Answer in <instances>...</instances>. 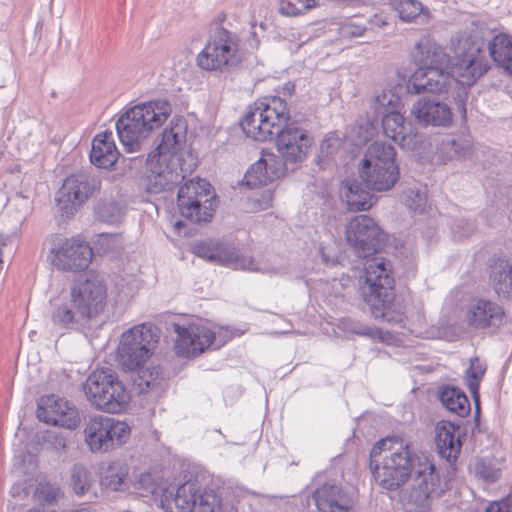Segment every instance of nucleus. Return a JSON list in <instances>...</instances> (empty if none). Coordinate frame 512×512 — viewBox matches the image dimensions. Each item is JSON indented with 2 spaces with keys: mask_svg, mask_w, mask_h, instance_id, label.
<instances>
[{
  "mask_svg": "<svg viewBox=\"0 0 512 512\" xmlns=\"http://www.w3.org/2000/svg\"><path fill=\"white\" fill-rule=\"evenodd\" d=\"M240 125L243 132L256 141L275 139L278 153L288 163H301L308 155L314 139L292 120L287 102L281 96H268L249 106Z\"/></svg>",
  "mask_w": 512,
  "mask_h": 512,
  "instance_id": "obj_1",
  "label": "nucleus"
},
{
  "mask_svg": "<svg viewBox=\"0 0 512 512\" xmlns=\"http://www.w3.org/2000/svg\"><path fill=\"white\" fill-rule=\"evenodd\" d=\"M420 457L411 444L398 436L378 440L370 450L369 469L384 490L397 491L410 479Z\"/></svg>",
  "mask_w": 512,
  "mask_h": 512,
  "instance_id": "obj_2",
  "label": "nucleus"
},
{
  "mask_svg": "<svg viewBox=\"0 0 512 512\" xmlns=\"http://www.w3.org/2000/svg\"><path fill=\"white\" fill-rule=\"evenodd\" d=\"M363 278L360 292L372 316L404 327L406 315L392 308L395 300V279L391 261L386 258L369 260Z\"/></svg>",
  "mask_w": 512,
  "mask_h": 512,
  "instance_id": "obj_3",
  "label": "nucleus"
},
{
  "mask_svg": "<svg viewBox=\"0 0 512 512\" xmlns=\"http://www.w3.org/2000/svg\"><path fill=\"white\" fill-rule=\"evenodd\" d=\"M171 112V104L165 99L151 100L129 108L116 121L121 143L128 151H134L141 140L167 120Z\"/></svg>",
  "mask_w": 512,
  "mask_h": 512,
  "instance_id": "obj_4",
  "label": "nucleus"
},
{
  "mask_svg": "<svg viewBox=\"0 0 512 512\" xmlns=\"http://www.w3.org/2000/svg\"><path fill=\"white\" fill-rule=\"evenodd\" d=\"M243 60L238 35L223 26L209 31L207 43L196 57L202 70L222 74L238 71Z\"/></svg>",
  "mask_w": 512,
  "mask_h": 512,
  "instance_id": "obj_5",
  "label": "nucleus"
},
{
  "mask_svg": "<svg viewBox=\"0 0 512 512\" xmlns=\"http://www.w3.org/2000/svg\"><path fill=\"white\" fill-rule=\"evenodd\" d=\"M452 51V68L458 85H474L491 68L484 41L471 34L452 40Z\"/></svg>",
  "mask_w": 512,
  "mask_h": 512,
  "instance_id": "obj_6",
  "label": "nucleus"
},
{
  "mask_svg": "<svg viewBox=\"0 0 512 512\" xmlns=\"http://www.w3.org/2000/svg\"><path fill=\"white\" fill-rule=\"evenodd\" d=\"M83 390L93 406L107 413L121 412L130 398L117 372L108 367L94 370L83 384Z\"/></svg>",
  "mask_w": 512,
  "mask_h": 512,
  "instance_id": "obj_7",
  "label": "nucleus"
},
{
  "mask_svg": "<svg viewBox=\"0 0 512 512\" xmlns=\"http://www.w3.org/2000/svg\"><path fill=\"white\" fill-rule=\"evenodd\" d=\"M415 478L407 500L408 512H430L432 500L442 496L449 489V481L454 476L442 480L435 465L427 458L417 463Z\"/></svg>",
  "mask_w": 512,
  "mask_h": 512,
  "instance_id": "obj_8",
  "label": "nucleus"
},
{
  "mask_svg": "<svg viewBox=\"0 0 512 512\" xmlns=\"http://www.w3.org/2000/svg\"><path fill=\"white\" fill-rule=\"evenodd\" d=\"M210 193L211 184L204 179L189 180L180 186L177 194L180 215L193 224L210 222L217 208L216 196Z\"/></svg>",
  "mask_w": 512,
  "mask_h": 512,
  "instance_id": "obj_9",
  "label": "nucleus"
},
{
  "mask_svg": "<svg viewBox=\"0 0 512 512\" xmlns=\"http://www.w3.org/2000/svg\"><path fill=\"white\" fill-rule=\"evenodd\" d=\"M157 342L158 336L151 326L132 327L121 335L117 348L118 364L126 371L141 368L152 356Z\"/></svg>",
  "mask_w": 512,
  "mask_h": 512,
  "instance_id": "obj_10",
  "label": "nucleus"
},
{
  "mask_svg": "<svg viewBox=\"0 0 512 512\" xmlns=\"http://www.w3.org/2000/svg\"><path fill=\"white\" fill-rule=\"evenodd\" d=\"M346 239L357 255L366 258L368 262L373 258H382L376 255L386 246L388 234L373 218L361 214L352 218L347 224Z\"/></svg>",
  "mask_w": 512,
  "mask_h": 512,
  "instance_id": "obj_11",
  "label": "nucleus"
},
{
  "mask_svg": "<svg viewBox=\"0 0 512 512\" xmlns=\"http://www.w3.org/2000/svg\"><path fill=\"white\" fill-rule=\"evenodd\" d=\"M399 99L388 92L378 94L371 103L373 115L369 116L372 126L381 123L386 137L392 139L401 147H409L411 127L405 122L404 116L396 109Z\"/></svg>",
  "mask_w": 512,
  "mask_h": 512,
  "instance_id": "obj_12",
  "label": "nucleus"
},
{
  "mask_svg": "<svg viewBox=\"0 0 512 512\" xmlns=\"http://www.w3.org/2000/svg\"><path fill=\"white\" fill-rule=\"evenodd\" d=\"M101 181L85 172L68 176L56 192L55 201L57 214L62 221L74 217L82 205L100 189Z\"/></svg>",
  "mask_w": 512,
  "mask_h": 512,
  "instance_id": "obj_13",
  "label": "nucleus"
},
{
  "mask_svg": "<svg viewBox=\"0 0 512 512\" xmlns=\"http://www.w3.org/2000/svg\"><path fill=\"white\" fill-rule=\"evenodd\" d=\"M198 492L197 481H187L175 492L167 489L161 496V507L165 512H214L217 494L213 490Z\"/></svg>",
  "mask_w": 512,
  "mask_h": 512,
  "instance_id": "obj_14",
  "label": "nucleus"
},
{
  "mask_svg": "<svg viewBox=\"0 0 512 512\" xmlns=\"http://www.w3.org/2000/svg\"><path fill=\"white\" fill-rule=\"evenodd\" d=\"M84 435L92 452H108L127 442L130 428L115 418L95 416L86 422Z\"/></svg>",
  "mask_w": 512,
  "mask_h": 512,
  "instance_id": "obj_15",
  "label": "nucleus"
},
{
  "mask_svg": "<svg viewBox=\"0 0 512 512\" xmlns=\"http://www.w3.org/2000/svg\"><path fill=\"white\" fill-rule=\"evenodd\" d=\"M181 158H167V155H148V171L143 178V185L149 194H158L172 190L185 178L181 167Z\"/></svg>",
  "mask_w": 512,
  "mask_h": 512,
  "instance_id": "obj_16",
  "label": "nucleus"
},
{
  "mask_svg": "<svg viewBox=\"0 0 512 512\" xmlns=\"http://www.w3.org/2000/svg\"><path fill=\"white\" fill-rule=\"evenodd\" d=\"M50 254L51 263L56 269L69 272L86 270L93 257L90 245L74 237H56Z\"/></svg>",
  "mask_w": 512,
  "mask_h": 512,
  "instance_id": "obj_17",
  "label": "nucleus"
},
{
  "mask_svg": "<svg viewBox=\"0 0 512 512\" xmlns=\"http://www.w3.org/2000/svg\"><path fill=\"white\" fill-rule=\"evenodd\" d=\"M192 253L209 262L218 263L234 269L256 270L252 257L240 255L235 247L219 240H200L193 245Z\"/></svg>",
  "mask_w": 512,
  "mask_h": 512,
  "instance_id": "obj_18",
  "label": "nucleus"
},
{
  "mask_svg": "<svg viewBox=\"0 0 512 512\" xmlns=\"http://www.w3.org/2000/svg\"><path fill=\"white\" fill-rule=\"evenodd\" d=\"M70 296L93 319L98 316L106 306L107 288L98 275H90L84 280L73 283Z\"/></svg>",
  "mask_w": 512,
  "mask_h": 512,
  "instance_id": "obj_19",
  "label": "nucleus"
},
{
  "mask_svg": "<svg viewBox=\"0 0 512 512\" xmlns=\"http://www.w3.org/2000/svg\"><path fill=\"white\" fill-rule=\"evenodd\" d=\"M173 331L177 334L175 351L178 356L197 357L202 354L215 340V333L204 325L189 324L182 326L171 322Z\"/></svg>",
  "mask_w": 512,
  "mask_h": 512,
  "instance_id": "obj_20",
  "label": "nucleus"
},
{
  "mask_svg": "<svg viewBox=\"0 0 512 512\" xmlns=\"http://www.w3.org/2000/svg\"><path fill=\"white\" fill-rule=\"evenodd\" d=\"M36 412L40 421L70 430L78 427L81 421L75 406L53 394L40 398Z\"/></svg>",
  "mask_w": 512,
  "mask_h": 512,
  "instance_id": "obj_21",
  "label": "nucleus"
},
{
  "mask_svg": "<svg viewBox=\"0 0 512 512\" xmlns=\"http://www.w3.org/2000/svg\"><path fill=\"white\" fill-rule=\"evenodd\" d=\"M459 429V423L446 420L437 422L435 427L436 448L439 456L447 463L449 477L455 476L457 460L462 448V440L458 433Z\"/></svg>",
  "mask_w": 512,
  "mask_h": 512,
  "instance_id": "obj_22",
  "label": "nucleus"
},
{
  "mask_svg": "<svg viewBox=\"0 0 512 512\" xmlns=\"http://www.w3.org/2000/svg\"><path fill=\"white\" fill-rule=\"evenodd\" d=\"M447 68L448 65L417 67L409 78L407 91L411 94L424 92L435 94L447 91L452 80Z\"/></svg>",
  "mask_w": 512,
  "mask_h": 512,
  "instance_id": "obj_23",
  "label": "nucleus"
},
{
  "mask_svg": "<svg viewBox=\"0 0 512 512\" xmlns=\"http://www.w3.org/2000/svg\"><path fill=\"white\" fill-rule=\"evenodd\" d=\"M312 498L319 512H353V493L334 481L321 484Z\"/></svg>",
  "mask_w": 512,
  "mask_h": 512,
  "instance_id": "obj_24",
  "label": "nucleus"
},
{
  "mask_svg": "<svg viewBox=\"0 0 512 512\" xmlns=\"http://www.w3.org/2000/svg\"><path fill=\"white\" fill-rule=\"evenodd\" d=\"M411 114L422 127H448L452 123V111L448 104L435 96L419 98L412 106Z\"/></svg>",
  "mask_w": 512,
  "mask_h": 512,
  "instance_id": "obj_25",
  "label": "nucleus"
},
{
  "mask_svg": "<svg viewBox=\"0 0 512 512\" xmlns=\"http://www.w3.org/2000/svg\"><path fill=\"white\" fill-rule=\"evenodd\" d=\"M504 308L496 302L479 299L469 309L467 322L474 329H497L505 323Z\"/></svg>",
  "mask_w": 512,
  "mask_h": 512,
  "instance_id": "obj_26",
  "label": "nucleus"
},
{
  "mask_svg": "<svg viewBox=\"0 0 512 512\" xmlns=\"http://www.w3.org/2000/svg\"><path fill=\"white\" fill-rule=\"evenodd\" d=\"M90 320L71 296L69 299L55 304L51 311L52 323L64 330L80 331L88 326Z\"/></svg>",
  "mask_w": 512,
  "mask_h": 512,
  "instance_id": "obj_27",
  "label": "nucleus"
},
{
  "mask_svg": "<svg viewBox=\"0 0 512 512\" xmlns=\"http://www.w3.org/2000/svg\"><path fill=\"white\" fill-rule=\"evenodd\" d=\"M488 282L494 293L504 300H512V263L506 257L494 256L487 264Z\"/></svg>",
  "mask_w": 512,
  "mask_h": 512,
  "instance_id": "obj_28",
  "label": "nucleus"
},
{
  "mask_svg": "<svg viewBox=\"0 0 512 512\" xmlns=\"http://www.w3.org/2000/svg\"><path fill=\"white\" fill-rule=\"evenodd\" d=\"M485 48L501 73L512 78V35L500 32L488 41Z\"/></svg>",
  "mask_w": 512,
  "mask_h": 512,
  "instance_id": "obj_29",
  "label": "nucleus"
},
{
  "mask_svg": "<svg viewBox=\"0 0 512 512\" xmlns=\"http://www.w3.org/2000/svg\"><path fill=\"white\" fill-rule=\"evenodd\" d=\"M117 150L111 131H104L94 136L89 154L90 162L99 168L109 169L118 160Z\"/></svg>",
  "mask_w": 512,
  "mask_h": 512,
  "instance_id": "obj_30",
  "label": "nucleus"
},
{
  "mask_svg": "<svg viewBox=\"0 0 512 512\" xmlns=\"http://www.w3.org/2000/svg\"><path fill=\"white\" fill-rule=\"evenodd\" d=\"M359 175L366 188L378 192L388 191L399 179V168L361 166Z\"/></svg>",
  "mask_w": 512,
  "mask_h": 512,
  "instance_id": "obj_31",
  "label": "nucleus"
},
{
  "mask_svg": "<svg viewBox=\"0 0 512 512\" xmlns=\"http://www.w3.org/2000/svg\"><path fill=\"white\" fill-rule=\"evenodd\" d=\"M417 67L448 65L450 57L445 49L431 37H422L415 46L413 54Z\"/></svg>",
  "mask_w": 512,
  "mask_h": 512,
  "instance_id": "obj_32",
  "label": "nucleus"
},
{
  "mask_svg": "<svg viewBox=\"0 0 512 512\" xmlns=\"http://www.w3.org/2000/svg\"><path fill=\"white\" fill-rule=\"evenodd\" d=\"M388 4L402 22L427 24L431 19L430 10L419 0H389Z\"/></svg>",
  "mask_w": 512,
  "mask_h": 512,
  "instance_id": "obj_33",
  "label": "nucleus"
},
{
  "mask_svg": "<svg viewBox=\"0 0 512 512\" xmlns=\"http://www.w3.org/2000/svg\"><path fill=\"white\" fill-rule=\"evenodd\" d=\"M437 397L449 412L462 418L470 414L471 406L469 399L461 388L443 385L438 388Z\"/></svg>",
  "mask_w": 512,
  "mask_h": 512,
  "instance_id": "obj_34",
  "label": "nucleus"
},
{
  "mask_svg": "<svg viewBox=\"0 0 512 512\" xmlns=\"http://www.w3.org/2000/svg\"><path fill=\"white\" fill-rule=\"evenodd\" d=\"M396 155L391 144L375 141L367 147L361 166L399 168Z\"/></svg>",
  "mask_w": 512,
  "mask_h": 512,
  "instance_id": "obj_35",
  "label": "nucleus"
},
{
  "mask_svg": "<svg viewBox=\"0 0 512 512\" xmlns=\"http://www.w3.org/2000/svg\"><path fill=\"white\" fill-rule=\"evenodd\" d=\"M128 466L122 461H114L102 468L100 484L105 489L124 491L128 488Z\"/></svg>",
  "mask_w": 512,
  "mask_h": 512,
  "instance_id": "obj_36",
  "label": "nucleus"
},
{
  "mask_svg": "<svg viewBox=\"0 0 512 512\" xmlns=\"http://www.w3.org/2000/svg\"><path fill=\"white\" fill-rule=\"evenodd\" d=\"M185 137V127L176 124L175 126H171L170 128H165L162 133V138L157 147L152 151L149 155H167V158L170 159L169 156H175L176 158H181L178 154L179 150H181V143Z\"/></svg>",
  "mask_w": 512,
  "mask_h": 512,
  "instance_id": "obj_37",
  "label": "nucleus"
},
{
  "mask_svg": "<svg viewBox=\"0 0 512 512\" xmlns=\"http://www.w3.org/2000/svg\"><path fill=\"white\" fill-rule=\"evenodd\" d=\"M133 372H136V377L133 378V385L138 390V393H147L158 388L163 379V371L158 366L152 369L142 366Z\"/></svg>",
  "mask_w": 512,
  "mask_h": 512,
  "instance_id": "obj_38",
  "label": "nucleus"
},
{
  "mask_svg": "<svg viewBox=\"0 0 512 512\" xmlns=\"http://www.w3.org/2000/svg\"><path fill=\"white\" fill-rule=\"evenodd\" d=\"M472 471L478 480L488 485L497 482L502 474L496 459L492 457L476 458Z\"/></svg>",
  "mask_w": 512,
  "mask_h": 512,
  "instance_id": "obj_39",
  "label": "nucleus"
},
{
  "mask_svg": "<svg viewBox=\"0 0 512 512\" xmlns=\"http://www.w3.org/2000/svg\"><path fill=\"white\" fill-rule=\"evenodd\" d=\"M366 189L362 183L355 178H345L340 184V198L350 212H361L366 202L354 201L355 194L362 193Z\"/></svg>",
  "mask_w": 512,
  "mask_h": 512,
  "instance_id": "obj_40",
  "label": "nucleus"
},
{
  "mask_svg": "<svg viewBox=\"0 0 512 512\" xmlns=\"http://www.w3.org/2000/svg\"><path fill=\"white\" fill-rule=\"evenodd\" d=\"M442 152L449 160H464L471 154V145L465 139L447 137L442 141Z\"/></svg>",
  "mask_w": 512,
  "mask_h": 512,
  "instance_id": "obj_41",
  "label": "nucleus"
},
{
  "mask_svg": "<svg viewBox=\"0 0 512 512\" xmlns=\"http://www.w3.org/2000/svg\"><path fill=\"white\" fill-rule=\"evenodd\" d=\"M243 181L249 188H257L266 186L274 180L268 173V170L265 166V161H262L260 158L247 170Z\"/></svg>",
  "mask_w": 512,
  "mask_h": 512,
  "instance_id": "obj_42",
  "label": "nucleus"
},
{
  "mask_svg": "<svg viewBox=\"0 0 512 512\" xmlns=\"http://www.w3.org/2000/svg\"><path fill=\"white\" fill-rule=\"evenodd\" d=\"M95 218L101 222L115 224L120 222L122 210L119 204L113 200H99L94 208Z\"/></svg>",
  "mask_w": 512,
  "mask_h": 512,
  "instance_id": "obj_43",
  "label": "nucleus"
},
{
  "mask_svg": "<svg viewBox=\"0 0 512 512\" xmlns=\"http://www.w3.org/2000/svg\"><path fill=\"white\" fill-rule=\"evenodd\" d=\"M71 487L75 494L82 496L91 487L90 472L82 465L75 464L71 473Z\"/></svg>",
  "mask_w": 512,
  "mask_h": 512,
  "instance_id": "obj_44",
  "label": "nucleus"
},
{
  "mask_svg": "<svg viewBox=\"0 0 512 512\" xmlns=\"http://www.w3.org/2000/svg\"><path fill=\"white\" fill-rule=\"evenodd\" d=\"M261 160L265 161V166L273 180L284 176L290 164L280 154L276 155L274 153L263 154Z\"/></svg>",
  "mask_w": 512,
  "mask_h": 512,
  "instance_id": "obj_45",
  "label": "nucleus"
},
{
  "mask_svg": "<svg viewBox=\"0 0 512 512\" xmlns=\"http://www.w3.org/2000/svg\"><path fill=\"white\" fill-rule=\"evenodd\" d=\"M470 362V367L466 370L467 387L471 394H476L485 374L486 366L480 363L477 357L472 358Z\"/></svg>",
  "mask_w": 512,
  "mask_h": 512,
  "instance_id": "obj_46",
  "label": "nucleus"
},
{
  "mask_svg": "<svg viewBox=\"0 0 512 512\" xmlns=\"http://www.w3.org/2000/svg\"><path fill=\"white\" fill-rule=\"evenodd\" d=\"M61 494L57 485L49 482L39 483L34 490L33 496L40 501V504L53 505Z\"/></svg>",
  "mask_w": 512,
  "mask_h": 512,
  "instance_id": "obj_47",
  "label": "nucleus"
},
{
  "mask_svg": "<svg viewBox=\"0 0 512 512\" xmlns=\"http://www.w3.org/2000/svg\"><path fill=\"white\" fill-rule=\"evenodd\" d=\"M315 5V0H286L281 2L280 12L287 16H298Z\"/></svg>",
  "mask_w": 512,
  "mask_h": 512,
  "instance_id": "obj_48",
  "label": "nucleus"
},
{
  "mask_svg": "<svg viewBox=\"0 0 512 512\" xmlns=\"http://www.w3.org/2000/svg\"><path fill=\"white\" fill-rule=\"evenodd\" d=\"M342 145L341 139L336 133H331L325 137L320 145V161L327 162L333 155H335Z\"/></svg>",
  "mask_w": 512,
  "mask_h": 512,
  "instance_id": "obj_49",
  "label": "nucleus"
},
{
  "mask_svg": "<svg viewBox=\"0 0 512 512\" xmlns=\"http://www.w3.org/2000/svg\"><path fill=\"white\" fill-rule=\"evenodd\" d=\"M469 87L470 86L459 85L457 89L452 92V100L455 105V109L460 113L463 119H466L467 114L466 104L469 96L467 88Z\"/></svg>",
  "mask_w": 512,
  "mask_h": 512,
  "instance_id": "obj_50",
  "label": "nucleus"
},
{
  "mask_svg": "<svg viewBox=\"0 0 512 512\" xmlns=\"http://www.w3.org/2000/svg\"><path fill=\"white\" fill-rule=\"evenodd\" d=\"M135 486L138 490L142 491L141 494L145 496L147 494H156L159 488L158 483L149 472L140 474Z\"/></svg>",
  "mask_w": 512,
  "mask_h": 512,
  "instance_id": "obj_51",
  "label": "nucleus"
},
{
  "mask_svg": "<svg viewBox=\"0 0 512 512\" xmlns=\"http://www.w3.org/2000/svg\"><path fill=\"white\" fill-rule=\"evenodd\" d=\"M43 441L56 452H64L67 446L66 437L55 431H46L43 434Z\"/></svg>",
  "mask_w": 512,
  "mask_h": 512,
  "instance_id": "obj_52",
  "label": "nucleus"
},
{
  "mask_svg": "<svg viewBox=\"0 0 512 512\" xmlns=\"http://www.w3.org/2000/svg\"><path fill=\"white\" fill-rule=\"evenodd\" d=\"M485 512H512V495L500 501L491 502L485 509Z\"/></svg>",
  "mask_w": 512,
  "mask_h": 512,
  "instance_id": "obj_53",
  "label": "nucleus"
},
{
  "mask_svg": "<svg viewBox=\"0 0 512 512\" xmlns=\"http://www.w3.org/2000/svg\"><path fill=\"white\" fill-rule=\"evenodd\" d=\"M350 331L353 334L359 335V336H365L369 338H375L379 334V330L367 325H363L360 323H355L351 328Z\"/></svg>",
  "mask_w": 512,
  "mask_h": 512,
  "instance_id": "obj_54",
  "label": "nucleus"
},
{
  "mask_svg": "<svg viewBox=\"0 0 512 512\" xmlns=\"http://www.w3.org/2000/svg\"><path fill=\"white\" fill-rule=\"evenodd\" d=\"M365 31V27L354 24H348L343 28V33L349 37H360L364 35Z\"/></svg>",
  "mask_w": 512,
  "mask_h": 512,
  "instance_id": "obj_55",
  "label": "nucleus"
},
{
  "mask_svg": "<svg viewBox=\"0 0 512 512\" xmlns=\"http://www.w3.org/2000/svg\"><path fill=\"white\" fill-rule=\"evenodd\" d=\"M354 201L355 202H357V201L366 202V204L364 205V208H362V211L369 210L374 204L373 197L368 190H365L362 193L355 194Z\"/></svg>",
  "mask_w": 512,
  "mask_h": 512,
  "instance_id": "obj_56",
  "label": "nucleus"
},
{
  "mask_svg": "<svg viewBox=\"0 0 512 512\" xmlns=\"http://www.w3.org/2000/svg\"><path fill=\"white\" fill-rule=\"evenodd\" d=\"M217 507H215L214 512H238L237 509L229 503H222L220 497L217 495Z\"/></svg>",
  "mask_w": 512,
  "mask_h": 512,
  "instance_id": "obj_57",
  "label": "nucleus"
},
{
  "mask_svg": "<svg viewBox=\"0 0 512 512\" xmlns=\"http://www.w3.org/2000/svg\"><path fill=\"white\" fill-rule=\"evenodd\" d=\"M225 20H226L225 12L221 11V12L217 13L215 18L211 22L209 31H211L212 29H216L218 26H223L222 24Z\"/></svg>",
  "mask_w": 512,
  "mask_h": 512,
  "instance_id": "obj_58",
  "label": "nucleus"
},
{
  "mask_svg": "<svg viewBox=\"0 0 512 512\" xmlns=\"http://www.w3.org/2000/svg\"><path fill=\"white\" fill-rule=\"evenodd\" d=\"M295 92V84L293 82H286L283 84L281 91H279L280 94L283 96H292Z\"/></svg>",
  "mask_w": 512,
  "mask_h": 512,
  "instance_id": "obj_59",
  "label": "nucleus"
},
{
  "mask_svg": "<svg viewBox=\"0 0 512 512\" xmlns=\"http://www.w3.org/2000/svg\"><path fill=\"white\" fill-rule=\"evenodd\" d=\"M21 486H22V484L16 483L11 487L10 494L12 497H17L20 495V492L22 490ZM23 492H24L25 496H27L29 493L26 488H23Z\"/></svg>",
  "mask_w": 512,
  "mask_h": 512,
  "instance_id": "obj_60",
  "label": "nucleus"
},
{
  "mask_svg": "<svg viewBox=\"0 0 512 512\" xmlns=\"http://www.w3.org/2000/svg\"><path fill=\"white\" fill-rule=\"evenodd\" d=\"M43 20H38L37 23H36V26H35V31H34V38L37 42H39L42 38V29H43Z\"/></svg>",
  "mask_w": 512,
  "mask_h": 512,
  "instance_id": "obj_61",
  "label": "nucleus"
},
{
  "mask_svg": "<svg viewBox=\"0 0 512 512\" xmlns=\"http://www.w3.org/2000/svg\"><path fill=\"white\" fill-rule=\"evenodd\" d=\"M472 398L475 404V415H481L479 390H477L476 394H472Z\"/></svg>",
  "mask_w": 512,
  "mask_h": 512,
  "instance_id": "obj_62",
  "label": "nucleus"
},
{
  "mask_svg": "<svg viewBox=\"0 0 512 512\" xmlns=\"http://www.w3.org/2000/svg\"><path fill=\"white\" fill-rule=\"evenodd\" d=\"M27 512H56L55 510H46L44 505L39 504L36 506H33L27 510Z\"/></svg>",
  "mask_w": 512,
  "mask_h": 512,
  "instance_id": "obj_63",
  "label": "nucleus"
},
{
  "mask_svg": "<svg viewBox=\"0 0 512 512\" xmlns=\"http://www.w3.org/2000/svg\"><path fill=\"white\" fill-rule=\"evenodd\" d=\"M473 432H478V433H482L483 432V430L480 427V415H475L474 414Z\"/></svg>",
  "mask_w": 512,
  "mask_h": 512,
  "instance_id": "obj_64",
  "label": "nucleus"
}]
</instances>
